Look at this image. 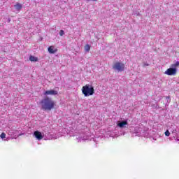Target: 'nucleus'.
Returning <instances> with one entry per match:
<instances>
[{
  "instance_id": "13",
  "label": "nucleus",
  "mask_w": 179,
  "mask_h": 179,
  "mask_svg": "<svg viewBox=\"0 0 179 179\" xmlns=\"http://www.w3.org/2000/svg\"><path fill=\"white\" fill-rule=\"evenodd\" d=\"M0 138H1V139H5V138H6V134L5 133H1V134L0 135Z\"/></svg>"
},
{
  "instance_id": "2",
  "label": "nucleus",
  "mask_w": 179,
  "mask_h": 179,
  "mask_svg": "<svg viewBox=\"0 0 179 179\" xmlns=\"http://www.w3.org/2000/svg\"><path fill=\"white\" fill-rule=\"evenodd\" d=\"M81 90L85 97H89V96H93L94 94V87L89 84L83 86Z\"/></svg>"
},
{
  "instance_id": "12",
  "label": "nucleus",
  "mask_w": 179,
  "mask_h": 179,
  "mask_svg": "<svg viewBox=\"0 0 179 179\" xmlns=\"http://www.w3.org/2000/svg\"><path fill=\"white\" fill-rule=\"evenodd\" d=\"M178 66H179V62H176V64L171 65V68H175V69H176V68Z\"/></svg>"
},
{
  "instance_id": "3",
  "label": "nucleus",
  "mask_w": 179,
  "mask_h": 179,
  "mask_svg": "<svg viewBox=\"0 0 179 179\" xmlns=\"http://www.w3.org/2000/svg\"><path fill=\"white\" fill-rule=\"evenodd\" d=\"M113 69L118 71V72H122L125 69V64H124V63L117 62L113 65Z\"/></svg>"
},
{
  "instance_id": "10",
  "label": "nucleus",
  "mask_w": 179,
  "mask_h": 179,
  "mask_svg": "<svg viewBox=\"0 0 179 179\" xmlns=\"http://www.w3.org/2000/svg\"><path fill=\"white\" fill-rule=\"evenodd\" d=\"M14 7L15 8V9H17V10H20V9H22V8H23V6H22L21 3H17V4H15L14 6Z\"/></svg>"
},
{
  "instance_id": "4",
  "label": "nucleus",
  "mask_w": 179,
  "mask_h": 179,
  "mask_svg": "<svg viewBox=\"0 0 179 179\" xmlns=\"http://www.w3.org/2000/svg\"><path fill=\"white\" fill-rule=\"evenodd\" d=\"M177 73V69H175L173 67L168 69L165 71V75H169L170 76H172L173 75H176Z\"/></svg>"
},
{
  "instance_id": "7",
  "label": "nucleus",
  "mask_w": 179,
  "mask_h": 179,
  "mask_svg": "<svg viewBox=\"0 0 179 179\" xmlns=\"http://www.w3.org/2000/svg\"><path fill=\"white\" fill-rule=\"evenodd\" d=\"M48 51L50 54H55V52H57V49H54V46H50L48 48Z\"/></svg>"
},
{
  "instance_id": "11",
  "label": "nucleus",
  "mask_w": 179,
  "mask_h": 179,
  "mask_svg": "<svg viewBox=\"0 0 179 179\" xmlns=\"http://www.w3.org/2000/svg\"><path fill=\"white\" fill-rule=\"evenodd\" d=\"M85 51H86V52H89V51H90V45L89 44H86L85 45Z\"/></svg>"
},
{
  "instance_id": "14",
  "label": "nucleus",
  "mask_w": 179,
  "mask_h": 179,
  "mask_svg": "<svg viewBox=\"0 0 179 179\" xmlns=\"http://www.w3.org/2000/svg\"><path fill=\"white\" fill-rule=\"evenodd\" d=\"M165 135H166V136H170V131L169 130H166L165 131Z\"/></svg>"
},
{
  "instance_id": "6",
  "label": "nucleus",
  "mask_w": 179,
  "mask_h": 179,
  "mask_svg": "<svg viewBox=\"0 0 179 179\" xmlns=\"http://www.w3.org/2000/svg\"><path fill=\"white\" fill-rule=\"evenodd\" d=\"M34 136H35V138L38 141H41V139H43V138H44V136L43 135V134H41V132H40L38 131H35L34 132Z\"/></svg>"
},
{
  "instance_id": "1",
  "label": "nucleus",
  "mask_w": 179,
  "mask_h": 179,
  "mask_svg": "<svg viewBox=\"0 0 179 179\" xmlns=\"http://www.w3.org/2000/svg\"><path fill=\"white\" fill-rule=\"evenodd\" d=\"M41 109L43 111H51L55 108V101L51 98L46 96L41 101Z\"/></svg>"
},
{
  "instance_id": "15",
  "label": "nucleus",
  "mask_w": 179,
  "mask_h": 179,
  "mask_svg": "<svg viewBox=\"0 0 179 179\" xmlns=\"http://www.w3.org/2000/svg\"><path fill=\"white\" fill-rule=\"evenodd\" d=\"M64 34H65V31H64V30H60L59 36H64Z\"/></svg>"
},
{
  "instance_id": "9",
  "label": "nucleus",
  "mask_w": 179,
  "mask_h": 179,
  "mask_svg": "<svg viewBox=\"0 0 179 179\" xmlns=\"http://www.w3.org/2000/svg\"><path fill=\"white\" fill-rule=\"evenodd\" d=\"M29 61H31V62H38V57L31 55L29 57Z\"/></svg>"
},
{
  "instance_id": "16",
  "label": "nucleus",
  "mask_w": 179,
  "mask_h": 179,
  "mask_svg": "<svg viewBox=\"0 0 179 179\" xmlns=\"http://www.w3.org/2000/svg\"><path fill=\"white\" fill-rule=\"evenodd\" d=\"M177 141H179L178 139H176Z\"/></svg>"
},
{
  "instance_id": "5",
  "label": "nucleus",
  "mask_w": 179,
  "mask_h": 179,
  "mask_svg": "<svg viewBox=\"0 0 179 179\" xmlns=\"http://www.w3.org/2000/svg\"><path fill=\"white\" fill-rule=\"evenodd\" d=\"M44 96H57L58 94V91L50 90H46L43 93Z\"/></svg>"
},
{
  "instance_id": "8",
  "label": "nucleus",
  "mask_w": 179,
  "mask_h": 179,
  "mask_svg": "<svg viewBox=\"0 0 179 179\" xmlns=\"http://www.w3.org/2000/svg\"><path fill=\"white\" fill-rule=\"evenodd\" d=\"M125 125H128V122L122 121L120 123H117V127H119L120 128H124Z\"/></svg>"
}]
</instances>
